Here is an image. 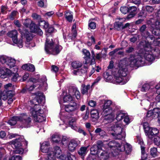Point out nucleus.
Returning a JSON list of instances; mask_svg holds the SVG:
<instances>
[{
    "label": "nucleus",
    "instance_id": "54",
    "mask_svg": "<svg viewBox=\"0 0 160 160\" xmlns=\"http://www.w3.org/2000/svg\"><path fill=\"white\" fill-rule=\"evenodd\" d=\"M153 92L155 93L156 92L157 93L160 94V86L159 85H157L155 88H153Z\"/></svg>",
    "mask_w": 160,
    "mask_h": 160
},
{
    "label": "nucleus",
    "instance_id": "9",
    "mask_svg": "<svg viewBox=\"0 0 160 160\" xmlns=\"http://www.w3.org/2000/svg\"><path fill=\"white\" fill-rule=\"evenodd\" d=\"M23 25L27 28H29L31 32L37 33L40 35L43 34L41 30L37 27L32 21L29 19H27L23 22Z\"/></svg>",
    "mask_w": 160,
    "mask_h": 160
},
{
    "label": "nucleus",
    "instance_id": "58",
    "mask_svg": "<svg viewBox=\"0 0 160 160\" xmlns=\"http://www.w3.org/2000/svg\"><path fill=\"white\" fill-rule=\"evenodd\" d=\"M28 68L27 71L31 72H33L35 70V68L34 66L32 64H28Z\"/></svg>",
    "mask_w": 160,
    "mask_h": 160
},
{
    "label": "nucleus",
    "instance_id": "41",
    "mask_svg": "<svg viewBox=\"0 0 160 160\" xmlns=\"http://www.w3.org/2000/svg\"><path fill=\"white\" fill-rule=\"evenodd\" d=\"M11 76H12L11 78V80L13 82H16L20 77L18 73H14L13 72L12 74H11Z\"/></svg>",
    "mask_w": 160,
    "mask_h": 160
},
{
    "label": "nucleus",
    "instance_id": "23",
    "mask_svg": "<svg viewBox=\"0 0 160 160\" xmlns=\"http://www.w3.org/2000/svg\"><path fill=\"white\" fill-rule=\"evenodd\" d=\"M116 22L114 24V28L118 30L123 29V25L122 21H125L123 18H117L116 19Z\"/></svg>",
    "mask_w": 160,
    "mask_h": 160
},
{
    "label": "nucleus",
    "instance_id": "35",
    "mask_svg": "<svg viewBox=\"0 0 160 160\" xmlns=\"http://www.w3.org/2000/svg\"><path fill=\"white\" fill-rule=\"evenodd\" d=\"M91 117L95 119H98L99 118V112L96 109H92L91 112Z\"/></svg>",
    "mask_w": 160,
    "mask_h": 160
},
{
    "label": "nucleus",
    "instance_id": "38",
    "mask_svg": "<svg viewBox=\"0 0 160 160\" xmlns=\"http://www.w3.org/2000/svg\"><path fill=\"white\" fill-rule=\"evenodd\" d=\"M77 120V118H76L75 117L74 118H72L69 121V125L73 129L74 127L76 126L75 123Z\"/></svg>",
    "mask_w": 160,
    "mask_h": 160
},
{
    "label": "nucleus",
    "instance_id": "5",
    "mask_svg": "<svg viewBox=\"0 0 160 160\" xmlns=\"http://www.w3.org/2000/svg\"><path fill=\"white\" fill-rule=\"evenodd\" d=\"M32 119L26 114L22 113L19 116H14L11 118L8 122L11 126L15 125L17 122L19 128H26L30 127Z\"/></svg>",
    "mask_w": 160,
    "mask_h": 160
},
{
    "label": "nucleus",
    "instance_id": "57",
    "mask_svg": "<svg viewBox=\"0 0 160 160\" xmlns=\"http://www.w3.org/2000/svg\"><path fill=\"white\" fill-rule=\"evenodd\" d=\"M75 158V157L74 155L69 153L67 155V157L65 158V160H73Z\"/></svg>",
    "mask_w": 160,
    "mask_h": 160
},
{
    "label": "nucleus",
    "instance_id": "27",
    "mask_svg": "<svg viewBox=\"0 0 160 160\" xmlns=\"http://www.w3.org/2000/svg\"><path fill=\"white\" fill-rule=\"evenodd\" d=\"M16 60L14 58L9 57L6 64L10 68L15 67Z\"/></svg>",
    "mask_w": 160,
    "mask_h": 160
},
{
    "label": "nucleus",
    "instance_id": "61",
    "mask_svg": "<svg viewBox=\"0 0 160 160\" xmlns=\"http://www.w3.org/2000/svg\"><path fill=\"white\" fill-rule=\"evenodd\" d=\"M32 17L34 19H36L38 20H40L41 19V16L35 13H33L32 15Z\"/></svg>",
    "mask_w": 160,
    "mask_h": 160
},
{
    "label": "nucleus",
    "instance_id": "42",
    "mask_svg": "<svg viewBox=\"0 0 160 160\" xmlns=\"http://www.w3.org/2000/svg\"><path fill=\"white\" fill-rule=\"evenodd\" d=\"M138 143L141 145V152L142 154H144L145 153V151H144V147L143 144V141L141 140L140 139L138 141Z\"/></svg>",
    "mask_w": 160,
    "mask_h": 160
},
{
    "label": "nucleus",
    "instance_id": "28",
    "mask_svg": "<svg viewBox=\"0 0 160 160\" xmlns=\"http://www.w3.org/2000/svg\"><path fill=\"white\" fill-rule=\"evenodd\" d=\"M90 85H86L84 84H82L81 88V92L83 94H87L88 90L90 88Z\"/></svg>",
    "mask_w": 160,
    "mask_h": 160
},
{
    "label": "nucleus",
    "instance_id": "22",
    "mask_svg": "<svg viewBox=\"0 0 160 160\" xmlns=\"http://www.w3.org/2000/svg\"><path fill=\"white\" fill-rule=\"evenodd\" d=\"M13 71H10L8 68H2L0 69V77L2 78H5L8 76H11V74Z\"/></svg>",
    "mask_w": 160,
    "mask_h": 160
},
{
    "label": "nucleus",
    "instance_id": "49",
    "mask_svg": "<svg viewBox=\"0 0 160 160\" xmlns=\"http://www.w3.org/2000/svg\"><path fill=\"white\" fill-rule=\"evenodd\" d=\"M68 142V138L65 136H63L62 137L61 142L63 145H66Z\"/></svg>",
    "mask_w": 160,
    "mask_h": 160
},
{
    "label": "nucleus",
    "instance_id": "33",
    "mask_svg": "<svg viewBox=\"0 0 160 160\" xmlns=\"http://www.w3.org/2000/svg\"><path fill=\"white\" fill-rule=\"evenodd\" d=\"M108 146L110 148L115 147L117 148H120L121 145L119 143L116 142L114 141H112L108 143Z\"/></svg>",
    "mask_w": 160,
    "mask_h": 160
},
{
    "label": "nucleus",
    "instance_id": "15",
    "mask_svg": "<svg viewBox=\"0 0 160 160\" xmlns=\"http://www.w3.org/2000/svg\"><path fill=\"white\" fill-rule=\"evenodd\" d=\"M102 114L106 116V119L109 121H112L114 118L115 115L111 108H105L103 107Z\"/></svg>",
    "mask_w": 160,
    "mask_h": 160
},
{
    "label": "nucleus",
    "instance_id": "36",
    "mask_svg": "<svg viewBox=\"0 0 160 160\" xmlns=\"http://www.w3.org/2000/svg\"><path fill=\"white\" fill-rule=\"evenodd\" d=\"M52 141L56 143L61 142V138L59 135H53L52 136Z\"/></svg>",
    "mask_w": 160,
    "mask_h": 160
},
{
    "label": "nucleus",
    "instance_id": "21",
    "mask_svg": "<svg viewBox=\"0 0 160 160\" xmlns=\"http://www.w3.org/2000/svg\"><path fill=\"white\" fill-rule=\"evenodd\" d=\"M154 10L153 8L150 6L146 7L145 10H142L140 13L139 14V16L145 17L148 13L152 12Z\"/></svg>",
    "mask_w": 160,
    "mask_h": 160
},
{
    "label": "nucleus",
    "instance_id": "55",
    "mask_svg": "<svg viewBox=\"0 0 160 160\" xmlns=\"http://www.w3.org/2000/svg\"><path fill=\"white\" fill-rule=\"evenodd\" d=\"M60 118L61 120H63L64 122L66 121V119L68 117L67 116H65L64 113H62L61 112L60 113Z\"/></svg>",
    "mask_w": 160,
    "mask_h": 160
},
{
    "label": "nucleus",
    "instance_id": "8",
    "mask_svg": "<svg viewBox=\"0 0 160 160\" xmlns=\"http://www.w3.org/2000/svg\"><path fill=\"white\" fill-rule=\"evenodd\" d=\"M74 96L78 99L80 97V92L77 88H72L69 89L68 93L63 97V102H68L72 101Z\"/></svg>",
    "mask_w": 160,
    "mask_h": 160
},
{
    "label": "nucleus",
    "instance_id": "25",
    "mask_svg": "<svg viewBox=\"0 0 160 160\" xmlns=\"http://www.w3.org/2000/svg\"><path fill=\"white\" fill-rule=\"evenodd\" d=\"M41 150L43 153H48L50 150L49 143L48 142H43L41 145Z\"/></svg>",
    "mask_w": 160,
    "mask_h": 160
},
{
    "label": "nucleus",
    "instance_id": "47",
    "mask_svg": "<svg viewBox=\"0 0 160 160\" xmlns=\"http://www.w3.org/2000/svg\"><path fill=\"white\" fill-rule=\"evenodd\" d=\"M8 98H13L14 95V92L11 90L8 91H5Z\"/></svg>",
    "mask_w": 160,
    "mask_h": 160
},
{
    "label": "nucleus",
    "instance_id": "53",
    "mask_svg": "<svg viewBox=\"0 0 160 160\" xmlns=\"http://www.w3.org/2000/svg\"><path fill=\"white\" fill-rule=\"evenodd\" d=\"M88 26L91 29H94L96 28V23L93 22H89Z\"/></svg>",
    "mask_w": 160,
    "mask_h": 160
},
{
    "label": "nucleus",
    "instance_id": "52",
    "mask_svg": "<svg viewBox=\"0 0 160 160\" xmlns=\"http://www.w3.org/2000/svg\"><path fill=\"white\" fill-rule=\"evenodd\" d=\"M112 104V101L110 100H107L105 101L103 107L105 108H111L110 105Z\"/></svg>",
    "mask_w": 160,
    "mask_h": 160
},
{
    "label": "nucleus",
    "instance_id": "56",
    "mask_svg": "<svg viewBox=\"0 0 160 160\" xmlns=\"http://www.w3.org/2000/svg\"><path fill=\"white\" fill-rule=\"evenodd\" d=\"M154 142L156 145L158 146L160 145V137L157 136L154 138Z\"/></svg>",
    "mask_w": 160,
    "mask_h": 160
},
{
    "label": "nucleus",
    "instance_id": "12",
    "mask_svg": "<svg viewBox=\"0 0 160 160\" xmlns=\"http://www.w3.org/2000/svg\"><path fill=\"white\" fill-rule=\"evenodd\" d=\"M54 152H51L46 155V157H48V159L46 160H55V158H60L61 155L59 156L62 153V152L60 148L58 146H56L54 148Z\"/></svg>",
    "mask_w": 160,
    "mask_h": 160
},
{
    "label": "nucleus",
    "instance_id": "60",
    "mask_svg": "<svg viewBox=\"0 0 160 160\" xmlns=\"http://www.w3.org/2000/svg\"><path fill=\"white\" fill-rule=\"evenodd\" d=\"M88 104L91 107H94L96 106V103L95 101L92 100H90L88 102Z\"/></svg>",
    "mask_w": 160,
    "mask_h": 160
},
{
    "label": "nucleus",
    "instance_id": "37",
    "mask_svg": "<svg viewBox=\"0 0 160 160\" xmlns=\"http://www.w3.org/2000/svg\"><path fill=\"white\" fill-rule=\"evenodd\" d=\"M95 132L98 134L101 137H103L106 134L105 132L99 128H97L95 130Z\"/></svg>",
    "mask_w": 160,
    "mask_h": 160
},
{
    "label": "nucleus",
    "instance_id": "16",
    "mask_svg": "<svg viewBox=\"0 0 160 160\" xmlns=\"http://www.w3.org/2000/svg\"><path fill=\"white\" fill-rule=\"evenodd\" d=\"M159 132V130L156 128L152 127L146 128V135L150 139H152Z\"/></svg>",
    "mask_w": 160,
    "mask_h": 160
},
{
    "label": "nucleus",
    "instance_id": "48",
    "mask_svg": "<svg viewBox=\"0 0 160 160\" xmlns=\"http://www.w3.org/2000/svg\"><path fill=\"white\" fill-rule=\"evenodd\" d=\"M0 99L3 100H5L7 99L8 98L7 96V95L5 91L0 93Z\"/></svg>",
    "mask_w": 160,
    "mask_h": 160
},
{
    "label": "nucleus",
    "instance_id": "40",
    "mask_svg": "<svg viewBox=\"0 0 160 160\" xmlns=\"http://www.w3.org/2000/svg\"><path fill=\"white\" fill-rule=\"evenodd\" d=\"M9 57L6 56L2 55L0 57V62L2 64L7 63Z\"/></svg>",
    "mask_w": 160,
    "mask_h": 160
},
{
    "label": "nucleus",
    "instance_id": "1",
    "mask_svg": "<svg viewBox=\"0 0 160 160\" xmlns=\"http://www.w3.org/2000/svg\"><path fill=\"white\" fill-rule=\"evenodd\" d=\"M143 58L141 57L140 53L137 55H131L129 58H125L121 60L118 63V68L113 72L116 82L121 84H125L129 80L126 76L127 66L131 67L139 65L143 62Z\"/></svg>",
    "mask_w": 160,
    "mask_h": 160
},
{
    "label": "nucleus",
    "instance_id": "11",
    "mask_svg": "<svg viewBox=\"0 0 160 160\" xmlns=\"http://www.w3.org/2000/svg\"><path fill=\"white\" fill-rule=\"evenodd\" d=\"M157 20L154 24H152L151 27L153 29L152 31V33L156 36L160 35V9L156 14Z\"/></svg>",
    "mask_w": 160,
    "mask_h": 160
},
{
    "label": "nucleus",
    "instance_id": "24",
    "mask_svg": "<svg viewBox=\"0 0 160 160\" xmlns=\"http://www.w3.org/2000/svg\"><path fill=\"white\" fill-rule=\"evenodd\" d=\"M83 54L84 55L85 64H88L89 65L91 64V59L90 58V54L88 50L84 49L82 51Z\"/></svg>",
    "mask_w": 160,
    "mask_h": 160
},
{
    "label": "nucleus",
    "instance_id": "14",
    "mask_svg": "<svg viewBox=\"0 0 160 160\" xmlns=\"http://www.w3.org/2000/svg\"><path fill=\"white\" fill-rule=\"evenodd\" d=\"M146 117L148 118L152 119L158 118V122L160 123V109L158 108H154L152 111H148L147 113Z\"/></svg>",
    "mask_w": 160,
    "mask_h": 160
},
{
    "label": "nucleus",
    "instance_id": "34",
    "mask_svg": "<svg viewBox=\"0 0 160 160\" xmlns=\"http://www.w3.org/2000/svg\"><path fill=\"white\" fill-rule=\"evenodd\" d=\"M65 16L66 19L69 22L72 21L73 19L72 12L70 11H68L65 14Z\"/></svg>",
    "mask_w": 160,
    "mask_h": 160
},
{
    "label": "nucleus",
    "instance_id": "17",
    "mask_svg": "<svg viewBox=\"0 0 160 160\" xmlns=\"http://www.w3.org/2000/svg\"><path fill=\"white\" fill-rule=\"evenodd\" d=\"M88 64H85L84 62L83 66L80 69H78L77 70H75L73 72V73L75 75L83 76L85 75L86 74L88 68Z\"/></svg>",
    "mask_w": 160,
    "mask_h": 160
},
{
    "label": "nucleus",
    "instance_id": "26",
    "mask_svg": "<svg viewBox=\"0 0 160 160\" xmlns=\"http://www.w3.org/2000/svg\"><path fill=\"white\" fill-rule=\"evenodd\" d=\"M131 148L132 147L131 145L129 144L126 143L124 145H121L120 148H118V149L121 151H123L126 150V151H128L130 152L131 150Z\"/></svg>",
    "mask_w": 160,
    "mask_h": 160
},
{
    "label": "nucleus",
    "instance_id": "63",
    "mask_svg": "<svg viewBox=\"0 0 160 160\" xmlns=\"http://www.w3.org/2000/svg\"><path fill=\"white\" fill-rule=\"evenodd\" d=\"M51 70L52 71L56 72L58 70V68L56 66L52 65Z\"/></svg>",
    "mask_w": 160,
    "mask_h": 160
},
{
    "label": "nucleus",
    "instance_id": "46",
    "mask_svg": "<svg viewBox=\"0 0 160 160\" xmlns=\"http://www.w3.org/2000/svg\"><path fill=\"white\" fill-rule=\"evenodd\" d=\"M21 34L22 36H25L27 39V40H30L32 38L29 35V32L28 31H26L25 33L20 31Z\"/></svg>",
    "mask_w": 160,
    "mask_h": 160
},
{
    "label": "nucleus",
    "instance_id": "7",
    "mask_svg": "<svg viewBox=\"0 0 160 160\" xmlns=\"http://www.w3.org/2000/svg\"><path fill=\"white\" fill-rule=\"evenodd\" d=\"M12 147L16 150L14 151L15 153L22 154L24 151L23 147L22 145L25 142L26 145L28 144L27 141H25L23 136H20L14 141L11 142Z\"/></svg>",
    "mask_w": 160,
    "mask_h": 160
},
{
    "label": "nucleus",
    "instance_id": "50",
    "mask_svg": "<svg viewBox=\"0 0 160 160\" xmlns=\"http://www.w3.org/2000/svg\"><path fill=\"white\" fill-rule=\"evenodd\" d=\"M137 8L135 7L132 6L129 8V12L130 13H134L135 15L136 13Z\"/></svg>",
    "mask_w": 160,
    "mask_h": 160
},
{
    "label": "nucleus",
    "instance_id": "43",
    "mask_svg": "<svg viewBox=\"0 0 160 160\" xmlns=\"http://www.w3.org/2000/svg\"><path fill=\"white\" fill-rule=\"evenodd\" d=\"M120 10L123 14H126L129 12V8L126 6H123L121 7Z\"/></svg>",
    "mask_w": 160,
    "mask_h": 160
},
{
    "label": "nucleus",
    "instance_id": "30",
    "mask_svg": "<svg viewBox=\"0 0 160 160\" xmlns=\"http://www.w3.org/2000/svg\"><path fill=\"white\" fill-rule=\"evenodd\" d=\"M88 146L82 147L78 151V154L81 156H85L88 152Z\"/></svg>",
    "mask_w": 160,
    "mask_h": 160
},
{
    "label": "nucleus",
    "instance_id": "3",
    "mask_svg": "<svg viewBox=\"0 0 160 160\" xmlns=\"http://www.w3.org/2000/svg\"><path fill=\"white\" fill-rule=\"evenodd\" d=\"M44 24L43 27L45 28L46 32V40L45 43V49L47 53H51L54 55L58 53L62 49V47L60 45L54 44L52 39V36L50 33L54 31V28L52 27L48 28V24L44 21H42Z\"/></svg>",
    "mask_w": 160,
    "mask_h": 160
},
{
    "label": "nucleus",
    "instance_id": "32",
    "mask_svg": "<svg viewBox=\"0 0 160 160\" xmlns=\"http://www.w3.org/2000/svg\"><path fill=\"white\" fill-rule=\"evenodd\" d=\"M72 67L74 69H78L81 68L82 66V63L78 61H74L71 63Z\"/></svg>",
    "mask_w": 160,
    "mask_h": 160
},
{
    "label": "nucleus",
    "instance_id": "51",
    "mask_svg": "<svg viewBox=\"0 0 160 160\" xmlns=\"http://www.w3.org/2000/svg\"><path fill=\"white\" fill-rule=\"evenodd\" d=\"M4 88L5 89V91H8L12 89L13 86L11 83H9L4 86Z\"/></svg>",
    "mask_w": 160,
    "mask_h": 160
},
{
    "label": "nucleus",
    "instance_id": "4",
    "mask_svg": "<svg viewBox=\"0 0 160 160\" xmlns=\"http://www.w3.org/2000/svg\"><path fill=\"white\" fill-rule=\"evenodd\" d=\"M160 38L154 41L153 44L149 42H145L143 49L140 51L141 57L147 60L152 62L154 59V57L160 52L159 50L155 46L160 45Z\"/></svg>",
    "mask_w": 160,
    "mask_h": 160
},
{
    "label": "nucleus",
    "instance_id": "44",
    "mask_svg": "<svg viewBox=\"0 0 160 160\" xmlns=\"http://www.w3.org/2000/svg\"><path fill=\"white\" fill-rule=\"evenodd\" d=\"M73 129L80 133H82L84 136L86 135V133L84 131L79 127H78L77 126L74 127Z\"/></svg>",
    "mask_w": 160,
    "mask_h": 160
},
{
    "label": "nucleus",
    "instance_id": "20",
    "mask_svg": "<svg viewBox=\"0 0 160 160\" xmlns=\"http://www.w3.org/2000/svg\"><path fill=\"white\" fill-rule=\"evenodd\" d=\"M78 108V107L77 103L74 102H71L65 106V110L67 112H71L75 111L77 110Z\"/></svg>",
    "mask_w": 160,
    "mask_h": 160
},
{
    "label": "nucleus",
    "instance_id": "10",
    "mask_svg": "<svg viewBox=\"0 0 160 160\" xmlns=\"http://www.w3.org/2000/svg\"><path fill=\"white\" fill-rule=\"evenodd\" d=\"M141 90L143 92H147V93L143 95V98L146 99L148 101H150L153 99V88H150L149 84L145 83L144 84L141 88Z\"/></svg>",
    "mask_w": 160,
    "mask_h": 160
},
{
    "label": "nucleus",
    "instance_id": "39",
    "mask_svg": "<svg viewBox=\"0 0 160 160\" xmlns=\"http://www.w3.org/2000/svg\"><path fill=\"white\" fill-rule=\"evenodd\" d=\"M13 42L14 43L16 44L18 47L20 48H22L23 46V42L22 39L19 40H18L17 38L14 39Z\"/></svg>",
    "mask_w": 160,
    "mask_h": 160
},
{
    "label": "nucleus",
    "instance_id": "45",
    "mask_svg": "<svg viewBox=\"0 0 160 160\" xmlns=\"http://www.w3.org/2000/svg\"><path fill=\"white\" fill-rule=\"evenodd\" d=\"M150 154L153 157L157 156V149L156 148H153L150 149Z\"/></svg>",
    "mask_w": 160,
    "mask_h": 160
},
{
    "label": "nucleus",
    "instance_id": "62",
    "mask_svg": "<svg viewBox=\"0 0 160 160\" xmlns=\"http://www.w3.org/2000/svg\"><path fill=\"white\" fill-rule=\"evenodd\" d=\"M17 11H14L12 12L11 14L10 18L12 20L14 19V17H15L17 14Z\"/></svg>",
    "mask_w": 160,
    "mask_h": 160
},
{
    "label": "nucleus",
    "instance_id": "19",
    "mask_svg": "<svg viewBox=\"0 0 160 160\" xmlns=\"http://www.w3.org/2000/svg\"><path fill=\"white\" fill-rule=\"evenodd\" d=\"M98 152V156L100 160H107L109 158V153L106 150L99 149Z\"/></svg>",
    "mask_w": 160,
    "mask_h": 160
},
{
    "label": "nucleus",
    "instance_id": "29",
    "mask_svg": "<svg viewBox=\"0 0 160 160\" xmlns=\"http://www.w3.org/2000/svg\"><path fill=\"white\" fill-rule=\"evenodd\" d=\"M102 148H98V147L97 145H94L91 148V153L92 155L98 154V151L99 149Z\"/></svg>",
    "mask_w": 160,
    "mask_h": 160
},
{
    "label": "nucleus",
    "instance_id": "18",
    "mask_svg": "<svg viewBox=\"0 0 160 160\" xmlns=\"http://www.w3.org/2000/svg\"><path fill=\"white\" fill-rule=\"evenodd\" d=\"M80 143V141L77 139L71 140L68 145V149L71 152L74 151L76 149V147Z\"/></svg>",
    "mask_w": 160,
    "mask_h": 160
},
{
    "label": "nucleus",
    "instance_id": "13",
    "mask_svg": "<svg viewBox=\"0 0 160 160\" xmlns=\"http://www.w3.org/2000/svg\"><path fill=\"white\" fill-rule=\"evenodd\" d=\"M116 119L118 122H120L123 119V121L126 125H128L131 122V119L128 114L121 112H118L117 113Z\"/></svg>",
    "mask_w": 160,
    "mask_h": 160
},
{
    "label": "nucleus",
    "instance_id": "6",
    "mask_svg": "<svg viewBox=\"0 0 160 160\" xmlns=\"http://www.w3.org/2000/svg\"><path fill=\"white\" fill-rule=\"evenodd\" d=\"M125 125L120 122H118L111 127V134L117 139H121L125 138L126 134L124 128Z\"/></svg>",
    "mask_w": 160,
    "mask_h": 160
},
{
    "label": "nucleus",
    "instance_id": "59",
    "mask_svg": "<svg viewBox=\"0 0 160 160\" xmlns=\"http://www.w3.org/2000/svg\"><path fill=\"white\" fill-rule=\"evenodd\" d=\"M10 160H22V158L19 155H14L12 157Z\"/></svg>",
    "mask_w": 160,
    "mask_h": 160
},
{
    "label": "nucleus",
    "instance_id": "31",
    "mask_svg": "<svg viewBox=\"0 0 160 160\" xmlns=\"http://www.w3.org/2000/svg\"><path fill=\"white\" fill-rule=\"evenodd\" d=\"M17 31L16 30L12 31L8 33V35L12 38L13 41L14 39L17 38Z\"/></svg>",
    "mask_w": 160,
    "mask_h": 160
},
{
    "label": "nucleus",
    "instance_id": "2",
    "mask_svg": "<svg viewBox=\"0 0 160 160\" xmlns=\"http://www.w3.org/2000/svg\"><path fill=\"white\" fill-rule=\"evenodd\" d=\"M34 98L30 101L31 104L34 105L33 107L30 109L34 120L35 122H41L46 119L44 117L43 111L41 109L40 105L44 103L45 98L42 93L38 92L34 95Z\"/></svg>",
    "mask_w": 160,
    "mask_h": 160
},
{
    "label": "nucleus",
    "instance_id": "64",
    "mask_svg": "<svg viewBox=\"0 0 160 160\" xmlns=\"http://www.w3.org/2000/svg\"><path fill=\"white\" fill-rule=\"evenodd\" d=\"M158 95L155 98V99L158 102L157 104L160 107V94L158 93Z\"/></svg>",
    "mask_w": 160,
    "mask_h": 160
}]
</instances>
